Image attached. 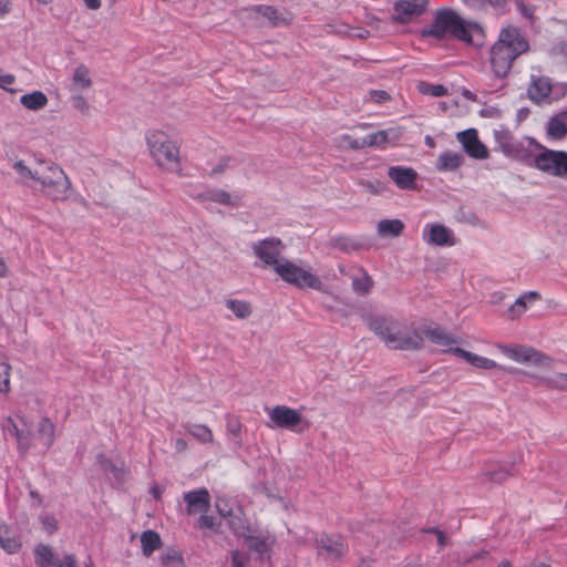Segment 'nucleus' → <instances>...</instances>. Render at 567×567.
<instances>
[{
  "mask_svg": "<svg viewBox=\"0 0 567 567\" xmlns=\"http://www.w3.org/2000/svg\"><path fill=\"white\" fill-rule=\"evenodd\" d=\"M424 339L434 343L443 352L461 358L474 369L482 371H506V368L494 359L457 347L456 339L434 323H424L411 331L398 330L395 336L392 337V342L395 343L396 348L411 350L420 348Z\"/></svg>",
  "mask_w": 567,
  "mask_h": 567,
  "instance_id": "1",
  "label": "nucleus"
},
{
  "mask_svg": "<svg viewBox=\"0 0 567 567\" xmlns=\"http://www.w3.org/2000/svg\"><path fill=\"white\" fill-rule=\"evenodd\" d=\"M495 348L506 359L532 368L526 375L534 381L535 385L548 390L567 391V373L555 371V362L550 357L522 344L498 342L495 343Z\"/></svg>",
  "mask_w": 567,
  "mask_h": 567,
  "instance_id": "2",
  "label": "nucleus"
},
{
  "mask_svg": "<svg viewBox=\"0 0 567 567\" xmlns=\"http://www.w3.org/2000/svg\"><path fill=\"white\" fill-rule=\"evenodd\" d=\"M423 38L442 40L447 34L481 45L484 41V31L477 23L465 21L455 10L441 8L434 11L432 21L421 31Z\"/></svg>",
  "mask_w": 567,
  "mask_h": 567,
  "instance_id": "3",
  "label": "nucleus"
},
{
  "mask_svg": "<svg viewBox=\"0 0 567 567\" xmlns=\"http://www.w3.org/2000/svg\"><path fill=\"white\" fill-rule=\"evenodd\" d=\"M529 50L525 35L514 27L501 30L498 40L491 50V66L497 78H505L515 59Z\"/></svg>",
  "mask_w": 567,
  "mask_h": 567,
  "instance_id": "4",
  "label": "nucleus"
},
{
  "mask_svg": "<svg viewBox=\"0 0 567 567\" xmlns=\"http://www.w3.org/2000/svg\"><path fill=\"white\" fill-rule=\"evenodd\" d=\"M145 140L150 156L161 169L169 173L179 171L181 151L175 140L161 130L147 132Z\"/></svg>",
  "mask_w": 567,
  "mask_h": 567,
  "instance_id": "5",
  "label": "nucleus"
},
{
  "mask_svg": "<svg viewBox=\"0 0 567 567\" xmlns=\"http://www.w3.org/2000/svg\"><path fill=\"white\" fill-rule=\"evenodd\" d=\"M282 281L299 289L322 290L323 282L305 261H295L286 258L275 272Z\"/></svg>",
  "mask_w": 567,
  "mask_h": 567,
  "instance_id": "6",
  "label": "nucleus"
},
{
  "mask_svg": "<svg viewBox=\"0 0 567 567\" xmlns=\"http://www.w3.org/2000/svg\"><path fill=\"white\" fill-rule=\"evenodd\" d=\"M224 506H226V502L223 499L217 501L216 507L224 518L227 519L228 525L234 528L237 533H244L241 511L239 508L230 509L226 512ZM246 538L248 547L255 549L259 554L264 555L271 550L275 545V537L268 533H257V534H243Z\"/></svg>",
  "mask_w": 567,
  "mask_h": 567,
  "instance_id": "7",
  "label": "nucleus"
},
{
  "mask_svg": "<svg viewBox=\"0 0 567 567\" xmlns=\"http://www.w3.org/2000/svg\"><path fill=\"white\" fill-rule=\"evenodd\" d=\"M39 190L54 199H65L70 190V181L64 171L58 165L45 167L37 177Z\"/></svg>",
  "mask_w": 567,
  "mask_h": 567,
  "instance_id": "8",
  "label": "nucleus"
},
{
  "mask_svg": "<svg viewBox=\"0 0 567 567\" xmlns=\"http://www.w3.org/2000/svg\"><path fill=\"white\" fill-rule=\"evenodd\" d=\"M184 502L188 515H199V528L212 532L218 529V522L214 517L206 515L210 505V496L206 489H196L185 493Z\"/></svg>",
  "mask_w": 567,
  "mask_h": 567,
  "instance_id": "9",
  "label": "nucleus"
},
{
  "mask_svg": "<svg viewBox=\"0 0 567 567\" xmlns=\"http://www.w3.org/2000/svg\"><path fill=\"white\" fill-rule=\"evenodd\" d=\"M528 97L536 104H550L567 94L566 83H553L545 76H533L527 90Z\"/></svg>",
  "mask_w": 567,
  "mask_h": 567,
  "instance_id": "10",
  "label": "nucleus"
},
{
  "mask_svg": "<svg viewBox=\"0 0 567 567\" xmlns=\"http://www.w3.org/2000/svg\"><path fill=\"white\" fill-rule=\"evenodd\" d=\"M270 427L287 429L292 432H303L309 427V423L303 419L302 412L287 405H276L267 409Z\"/></svg>",
  "mask_w": 567,
  "mask_h": 567,
  "instance_id": "11",
  "label": "nucleus"
},
{
  "mask_svg": "<svg viewBox=\"0 0 567 567\" xmlns=\"http://www.w3.org/2000/svg\"><path fill=\"white\" fill-rule=\"evenodd\" d=\"M255 257L265 268L276 272L277 267L282 264L286 257L282 256L285 245L278 238H266L251 245Z\"/></svg>",
  "mask_w": 567,
  "mask_h": 567,
  "instance_id": "12",
  "label": "nucleus"
},
{
  "mask_svg": "<svg viewBox=\"0 0 567 567\" xmlns=\"http://www.w3.org/2000/svg\"><path fill=\"white\" fill-rule=\"evenodd\" d=\"M534 165L548 175L567 176V152L544 150L534 157Z\"/></svg>",
  "mask_w": 567,
  "mask_h": 567,
  "instance_id": "13",
  "label": "nucleus"
},
{
  "mask_svg": "<svg viewBox=\"0 0 567 567\" xmlns=\"http://www.w3.org/2000/svg\"><path fill=\"white\" fill-rule=\"evenodd\" d=\"M34 422L25 414L17 413L8 419L6 425L7 431L14 435L18 447L22 452L31 449V434L34 427Z\"/></svg>",
  "mask_w": 567,
  "mask_h": 567,
  "instance_id": "14",
  "label": "nucleus"
},
{
  "mask_svg": "<svg viewBox=\"0 0 567 567\" xmlns=\"http://www.w3.org/2000/svg\"><path fill=\"white\" fill-rule=\"evenodd\" d=\"M430 0H396L392 7V19L408 23L426 12Z\"/></svg>",
  "mask_w": 567,
  "mask_h": 567,
  "instance_id": "15",
  "label": "nucleus"
},
{
  "mask_svg": "<svg viewBox=\"0 0 567 567\" xmlns=\"http://www.w3.org/2000/svg\"><path fill=\"white\" fill-rule=\"evenodd\" d=\"M94 81L91 69L83 64H76L68 76V90L71 94H85L93 89Z\"/></svg>",
  "mask_w": 567,
  "mask_h": 567,
  "instance_id": "16",
  "label": "nucleus"
},
{
  "mask_svg": "<svg viewBox=\"0 0 567 567\" xmlns=\"http://www.w3.org/2000/svg\"><path fill=\"white\" fill-rule=\"evenodd\" d=\"M422 236L423 240L431 246L444 247L456 244L453 230L439 223L426 224Z\"/></svg>",
  "mask_w": 567,
  "mask_h": 567,
  "instance_id": "17",
  "label": "nucleus"
},
{
  "mask_svg": "<svg viewBox=\"0 0 567 567\" xmlns=\"http://www.w3.org/2000/svg\"><path fill=\"white\" fill-rule=\"evenodd\" d=\"M55 427L49 419H40L35 422L31 434V447L48 451L54 443Z\"/></svg>",
  "mask_w": 567,
  "mask_h": 567,
  "instance_id": "18",
  "label": "nucleus"
},
{
  "mask_svg": "<svg viewBox=\"0 0 567 567\" xmlns=\"http://www.w3.org/2000/svg\"><path fill=\"white\" fill-rule=\"evenodd\" d=\"M456 138L468 156L476 159H485L488 157V151L480 141L478 133L475 128L458 132Z\"/></svg>",
  "mask_w": 567,
  "mask_h": 567,
  "instance_id": "19",
  "label": "nucleus"
},
{
  "mask_svg": "<svg viewBox=\"0 0 567 567\" xmlns=\"http://www.w3.org/2000/svg\"><path fill=\"white\" fill-rule=\"evenodd\" d=\"M316 544L321 555L330 559H337L343 556L348 546L340 536L320 535L316 538Z\"/></svg>",
  "mask_w": 567,
  "mask_h": 567,
  "instance_id": "20",
  "label": "nucleus"
},
{
  "mask_svg": "<svg viewBox=\"0 0 567 567\" xmlns=\"http://www.w3.org/2000/svg\"><path fill=\"white\" fill-rule=\"evenodd\" d=\"M19 104L29 112H40L47 109L49 104L48 95L40 90H32L23 93L19 97Z\"/></svg>",
  "mask_w": 567,
  "mask_h": 567,
  "instance_id": "21",
  "label": "nucleus"
},
{
  "mask_svg": "<svg viewBox=\"0 0 567 567\" xmlns=\"http://www.w3.org/2000/svg\"><path fill=\"white\" fill-rule=\"evenodd\" d=\"M539 295L535 291H528L519 296L507 309L506 316L509 319L520 318L528 309H530L538 300Z\"/></svg>",
  "mask_w": 567,
  "mask_h": 567,
  "instance_id": "22",
  "label": "nucleus"
},
{
  "mask_svg": "<svg viewBox=\"0 0 567 567\" xmlns=\"http://www.w3.org/2000/svg\"><path fill=\"white\" fill-rule=\"evenodd\" d=\"M547 137L551 141H560L567 134V110L553 115L546 125Z\"/></svg>",
  "mask_w": 567,
  "mask_h": 567,
  "instance_id": "23",
  "label": "nucleus"
},
{
  "mask_svg": "<svg viewBox=\"0 0 567 567\" xmlns=\"http://www.w3.org/2000/svg\"><path fill=\"white\" fill-rule=\"evenodd\" d=\"M225 308L238 320H246L254 313V307L250 301L237 298H226Z\"/></svg>",
  "mask_w": 567,
  "mask_h": 567,
  "instance_id": "24",
  "label": "nucleus"
},
{
  "mask_svg": "<svg viewBox=\"0 0 567 567\" xmlns=\"http://www.w3.org/2000/svg\"><path fill=\"white\" fill-rule=\"evenodd\" d=\"M0 547L7 554H17L22 547L19 534L7 526H0Z\"/></svg>",
  "mask_w": 567,
  "mask_h": 567,
  "instance_id": "25",
  "label": "nucleus"
},
{
  "mask_svg": "<svg viewBox=\"0 0 567 567\" xmlns=\"http://www.w3.org/2000/svg\"><path fill=\"white\" fill-rule=\"evenodd\" d=\"M495 141L501 152L507 156H517L519 147L517 142L513 138L511 133L506 130L494 132Z\"/></svg>",
  "mask_w": 567,
  "mask_h": 567,
  "instance_id": "26",
  "label": "nucleus"
},
{
  "mask_svg": "<svg viewBox=\"0 0 567 567\" xmlns=\"http://www.w3.org/2000/svg\"><path fill=\"white\" fill-rule=\"evenodd\" d=\"M338 147L341 150H361L364 148L363 128H359L337 138Z\"/></svg>",
  "mask_w": 567,
  "mask_h": 567,
  "instance_id": "27",
  "label": "nucleus"
},
{
  "mask_svg": "<svg viewBox=\"0 0 567 567\" xmlns=\"http://www.w3.org/2000/svg\"><path fill=\"white\" fill-rule=\"evenodd\" d=\"M260 493L265 495L271 504L278 509L288 512L291 507V502L274 485H265L260 488Z\"/></svg>",
  "mask_w": 567,
  "mask_h": 567,
  "instance_id": "28",
  "label": "nucleus"
},
{
  "mask_svg": "<svg viewBox=\"0 0 567 567\" xmlns=\"http://www.w3.org/2000/svg\"><path fill=\"white\" fill-rule=\"evenodd\" d=\"M416 173L411 168L392 167V181L402 189H411L415 185Z\"/></svg>",
  "mask_w": 567,
  "mask_h": 567,
  "instance_id": "29",
  "label": "nucleus"
},
{
  "mask_svg": "<svg viewBox=\"0 0 567 567\" xmlns=\"http://www.w3.org/2000/svg\"><path fill=\"white\" fill-rule=\"evenodd\" d=\"M34 554L37 567H58L60 557L49 546L39 545Z\"/></svg>",
  "mask_w": 567,
  "mask_h": 567,
  "instance_id": "30",
  "label": "nucleus"
},
{
  "mask_svg": "<svg viewBox=\"0 0 567 567\" xmlns=\"http://www.w3.org/2000/svg\"><path fill=\"white\" fill-rule=\"evenodd\" d=\"M140 542L142 551L145 556H151L161 546L159 535L152 530L142 533Z\"/></svg>",
  "mask_w": 567,
  "mask_h": 567,
  "instance_id": "31",
  "label": "nucleus"
},
{
  "mask_svg": "<svg viewBox=\"0 0 567 567\" xmlns=\"http://www.w3.org/2000/svg\"><path fill=\"white\" fill-rule=\"evenodd\" d=\"M417 90L421 94L432 97H441L447 94L449 90L443 84L420 82Z\"/></svg>",
  "mask_w": 567,
  "mask_h": 567,
  "instance_id": "32",
  "label": "nucleus"
},
{
  "mask_svg": "<svg viewBox=\"0 0 567 567\" xmlns=\"http://www.w3.org/2000/svg\"><path fill=\"white\" fill-rule=\"evenodd\" d=\"M462 163V156L454 152H446L439 157V168L444 171H452L457 168Z\"/></svg>",
  "mask_w": 567,
  "mask_h": 567,
  "instance_id": "33",
  "label": "nucleus"
},
{
  "mask_svg": "<svg viewBox=\"0 0 567 567\" xmlns=\"http://www.w3.org/2000/svg\"><path fill=\"white\" fill-rule=\"evenodd\" d=\"M17 85V76L16 74L4 70L2 66H0V90L9 93V94H16L18 90L16 89Z\"/></svg>",
  "mask_w": 567,
  "mask_h": 567,
  "instance_id": "34",
  "label": "nucleus"
},
{
  "mask_svg": "<svg viewBox=\"0 0 567 567\" xmlns=\"http://www.w3.org/2000/svg\"><path fill=\"white\" fill-rule=\"evenodd\" d=\"M161 561L163 567H186L182 555L172 548L162 553Z\"/></svg>",
  "mask_w": 567,
  "mask_h": 567,
  "instance_id": "35",
  "label": "nucleus"
},
{
  "mask_svg": "<svg viewBox=\"0 0 567 567\" xmlns=\"http://www.w3.org/2000/svg\"><path fill=\"white\" fill-rule=\"evenodd\" d=\"M188 433L202 443H212L213 433L209 427L203 424H192L188 427Z\"/></svg>",
  "mask_w": 567,
  "mask_h": 567,
  "instance_id": "36",
  "label": "nucleus"
},
{
  "mask_svg": "<svg viewBox=\"0 0 567 567\" xmlns=\"http://www.w3.org/2000/svg\"><path fill=\"white\" fill-rule=\"evenodd\" d=\"M364 147L382 146L388 141L386 131L364 132L363 131Z\"/></svg>",
  "mask_w": 567,
  "mask_h": 567,
  "instance_id": "37",
  "label": "nucleus"
},
{
  "mask_svg": "<svg viewBox=\"0 0 567 567\" xmlns=\"http://www.w3.org/2000/svg\"><path fill=\"white\" fill-rule=\"evenodd\" d=\"M365 320H367L370 329H372L374 332L381 334L385 339L388 338V336H386L388 324H386L385 318H381L378 315L371 313V315L367 316Z\"/></svg>",
  "mask_w": 567,
  "mask_h": 567,
  "instance_id": "38",
  "label": "nucleus"
},
{
  "mask_svg": "<svg viewBox=\"0 0 567 567\" xmlns=\"http://www.w3.org/2000/svg\"><path fill=\"white\" fill-rule=\"evenodd\" d=\"M11 367L6 360H0V393L10 391Z\"/></svg>",
  "mask_w": 567,
  "mask_h": 567,
  "instance_id": "39",
  "label": "nucleus"
},
{
  "mask_svg": "<svg viewBox=\"0 0 567 567\" xmlns=\"http://www.w3.org/2000/svg\"><path fill=\"white\" fill-rule=\"evenodd\" d=\"M206 199L229 205L234 203V197L224 189H210L206 192Z\"/></svg>",
  "mask_w": 567,
  "mask_h": 567,
  "instance_id": "40",
  "label": "nucleus"
},
{
  "mask_svg": "<svg viewBox=\"0 0 567 567\" xmlns=\"http://www.w3.org/2000/svg\"><path fill=\"white\" fill-rule=\"evenodd\" d=\"M14 172L24 182L29 183L31 179L37 182L38 173H33L22 161H18L13 164Z\"/></svg>",
  "mask_w": 567,
  "mask_h": 567,
  "instance_id": "41",
  "label": "nucleus"
},
{
  "mask_svg": "<svg viewBox=\"0 0 567 567\" xmlns=\"http://www.w3.org/2000/svg\"><path fill=\"white\" fill-rule=\"evenodd\" d=\"M101 467L106 474H110L115 478H120L125 472L123 463L115 464L110 460H103L101 462Z\"/></svg>",
  "mask_w": 567,
  "mask_h": 567,
  "instance_id": "42",
  "label": "nucleus"
},
{
  "mask_svg": "<svg viewBox=\"0 0 567 567\" xmlns=\"http://www.w3.org/2000/svg\"><path fill=\"white\" fill-rule=\"evenodd\" d=\"M39 519H40L42 529L47 534L51 535V534L56 532V529H58V519L55 518L54 515L48 514V513H43V514L40 515Z\"/></svg>",
  "mask_w": 567,
  "mask_h": 567,
  "instance_id": "43",
  "label": "nucleus"
},
{
  "mask_svg": "<svg viewBox=\"0 0 567 567\" xmlns=\"http://www.w3.org/2000/svg\"><path fill=\"white\" fill-rule=\"evenodd\" d=\"M83 95L84 94H71V101L73 107L76 111H79L82 114H85L89 112L90 105Z\"/></svg>",
  "mask_w": 567,
  "mask_h": 567,
  "instance_id": "44",
  "label": "nucleus"
},
{
  "mask_svg": "<svg viewBox=\"0 0 567 567\" xmlns=\"http://www.w3.org/2000/svg\"><path fill=\"white\" fill-rule=\"evenodd\" d=\"M227 567H250V564L245 554L234 551Z\"/></svg>",
  "mask_w": 567,
  "mask_h": 567,
  "instance_id": "45",
  "label": "nucleus"
},
{
  "mask_svg": "<svg viewBox=\"0 0 567 567\" xmlns=\"http://www.w3.org/2000/svg\"><path fill=\"white\" fill-rule=\"evenodd\" d=\"M478 113L485 118H499L502 115V111L494 105H484Z\"/></svg>",
  "mask_w": 567,
  "mask_h": 567,
  "instance_id": "46",
  "label": "nucleus"
},
{
  "mask_svg": "<svg viewBox=\"0 0 567 567\" xmlns=\"http://www.w3.org/2000/svg\"><path fill=\"white\" fill-rule=\"evenodd\" d=\"M378 235L380 237H388L390 235V220L384 219L378 224Z\"/></svg>",
  "mask_w": 567,
  "mask_h": 567,
  "instance_id": "47",
  "label": "nucleus"
},
{
  "mask_svg": "<svg viewBox=\"0 0 567 567\" xmlns=\"http://www.w3.org/2000/svg\"><path fill=\"white\" fill-rule=\"evenodd\" d=\"M257 11L270 21L276 20V10L270 7L258 8Z\"/></svg>",
  "mask_w": 567,
  "mask_h": 567,
  "instance_id": "48",
  "label": "nucleus"
},
{
  "mask_svg": "<svg viewBox=\"0 0 567 567\" xmlns=\"http://www.w3.org/2000/svg\"><path fill=\"white\" fill-rule=\"evenodd\" d=\"M404 229V224L401 220L392 219V236H398L402 234Z\"/></svg>",
  "mask_w": 567,
  "mask_h": 567,
  "instance_id": "49",
  "label": "nucleus"
},
{
  "mask_svg": "<svg viewBox=\"0 0 567 567\" xmlns=\"http://www.w3.org/2000/svg\"><path fill=\"white\" fill-rule=\"evenodd\" d=\"M58 567H75V561L71 556H63L60 558Z\"/></svg>",
  "mask_w": 567,
  "mask_h": 567,
  "instance_id": "50",
  "label": "nucleus"
},
{
  "mask_svg": "<svg viewBox=\"0 0 567 567\" xmlns=\"http://www.w3.org/2000/svg\"><path fill=\"white\" fill-rule=\"evenodd\" d=\"M84 6L92 11H96L102 7V0H83Z\"/></svg>",
  "mask_w": 567,
  "mask_h": 567,
  "instance_id": "51",
  "label": "nucleus"
},
{
  "mask_svg": "<svg viewBox=\"0 0 567 567\" xmlns=\"http://www.w3.org/2000/svg\"><path fill=\"white\" fill-rule=\"evenodd\" d=\"M462 2L473 9H481L483 8L484 0H462Z\"/></svg>",
  "mask_w": 567,
  "mask_h": 567,
  "instance_id": "52",
  "label": "nucleus"
},
{
  "mask_svg": "<svg viewBox=\"0 0 567 567\" xmlns=\"http://www.w3.org/2000/svg\"><path fill=\"white\" fill-rule=\"evenodd\" d=\"M487 2L498 11H503L506 6V0H487Z\"/></svg>",
  "mask_w": 567,
  "mask_h": 567,
  "instance_id": "53",
  "label": "nucleus"
},
{
  "mask_svg": "<svg viewBox=\"0 0 567 567\" xmlns=\"http://www.w3.org/2000/svg\"><path fill=\"white\" fill-rule=\"evenodd\" d=\"M505 298V295L501 291L491 295V303L499 305Z\"/></svg>",
  "mask_w": 567,
  "mask_h": 567,
  "instance_id": "54",
  "label": "nucleus"
},
{
  "mask_svg": "<svg viewBox=\"0 0 567 567\" xmlns=\"http://www.w3.org/2000/svg\"><path fill=\"white\" fill-rule=\"evenodd\" d=\"M433 534L436 537L437 545L441 546V547L444 546L445 545V536H444V534L442 532H440V530H436V529L433 530Z\"/></svg>",
  "mask_w": 567,
  "mask_h": 567,
  "instance_id": "55",
  "label": "nucleus"
},
{
  "mask_svg": "<svg viewBox=\"0 0 567 567\" xmlns=\"http://www.w3.org/2000/svg\"><path fill=\"white\" fill-rule=\"evenodd\" d=\"M163 493V488L161 486H153L151 488V494L154 496V498H159Z\"/></svg>",
  "mask_w": 567,
  "mask_h": 567,
  "instance_id": "56",
  "label": "nucleus"
},
{
  "mask_svg": "<svg viewBox=\"0 0 567 567\" xmlns=\"http://www.w3.org/2000/svg\"><path fill=\"white\" fill-rule=\"evenodd\" d=\"M519 9H520V12L523 16L529 18L532 17V11L529 9H527L525 6H523L522 3H519Z\"/></svg>",
  "mask_w": 567,
  "mask_h": 567,
  "instance_id": "57",
  "label": "nucleus"
},
{
  "mask_svg": "<svg viewBox=\"0 0 567 567\" xmlns=\"http://www.w3.org/2000/svg\"><path fill=\"white\" fill-rule=\"evenodd\" d=\"M7 274V266L3 259L0 258V278L4 277Z\"/></svg>",
  "mask_w": 567,
  "mask_h": 567,
  "instance_id": "58",
  "label": "nucleus"
},
{
  "mask_svg": "<svg viewBox=\"0 0 567 567\" xmlns=\"http://www.w3.org/2000/svg\"><path fill=\"white\" fill-rule=\"evenodd\" d=\"M8 11V0H0V13Z\"/></svg>",
  "mask_w": 567,
  "mask_h": 567,
  "instance_id": "59",
  "label": "nucleus"
},
{
  "mask_svg": "<svg viewBox=\"0 0 567 567\" xmlns=\"http://www.w3.org/2000/svg\"><path fill=\"white\" fill-rule=\"evenodd\" d=\"M176 447L182 451V450H185L186 449V443L185 441L183 440H178L177 443H176Z\"/></svg>",
  "mask_w": 567,
  "mask_h": 567,
  "instance_id": "60",
  "label": "nucleus"
},
{
  "mask_svg": "<svg viewBox=\"0 0 567 567\" xmlns=\"http://www.w3.org/2000/svg\"><path fill=\"white\" fill-rule=\"evenodd\" d=\"M560 51H561V54L565 55L567 58V44H563L560 47Z\"/></svg>",
  "mask_w": 567,
  "mask_h": 567,
  "instance_id": "61",
  "label": "nucleus"
},
{
  "mask_svg": "<svg viewBox=\"0 0 567 567\" xmlns=\"http://www.w3.org/2000/svg\"><path fill=\"white\" fill-rule=\"evenodd\" d=\"M425 142H426V144H427L429 146H434V142H433V138H432V137L427 136V137L425 138Z\"/></svg>",
  "mask_w": 567,
  "mask_h": 567,
  "instance_id": "62",
  "label": "nucleus"
},
{
  "mask_svg": "<svg viewBox=\"0 0 567 567\" xmlns=\"http://www.w3.org/2000/svg\"><path fill=\"white\" fill-rule=\"evenodd\" d=\"M497 567H513L508 561H502Z\"/></svg>",
  "mask_w": 567,
  "mask_h": 567,
  "instance_id": "63",
  "label": "nucleus"
},
{
  "mask_svg": "<svg viewBox=\"0 0 567 567\" xmlns=\"http://www.w3.org/2000/svg\"><path fill=\"white\" fill-rule=\"evenodd\" d=\"M537 567H547V566H545V565H539V566H537Z\"/></svg>",
  "mask_w": 567,
  "mask_h": 567,
  "instance_id": "64",
  "label": "nucleus"
}]
</instances>
